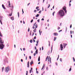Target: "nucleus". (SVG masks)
<instances>
[{"label":"nucleus","mask_w":75,"mask_h":75,"mask_svg":"<svg viewBox=\"0 0 75 75\" xmlns=\"http://www.w3.org/2000/svg\"><path fill=\"white\" fill-rule=\"evenodd\" d=\"M58 14L61 17H62L65 15V13L63 10H60L58 12Z\"/></svg>","instance_id":"f257e3e1"},{"label":"nucleus","mask_w":75,"mask_h":75,"mask_svg":"<svg viewBox=\"0 0 75 75\" xmlns=\"http://www.w3.org/2000/svg\"><path fill=\"white\" fill-rule=\"evenodd\" d=\"M48 60V62H49L50 61V62H48L49 64H51V58H50V57H48V56H47V57L46 58L45 61H47V60Z\"/></svg>","instance_id":"f03ea898"},{"label":"nucleus","mask_w":75,"mask_h":75,"mask_svg":"<svg viewBox=\"0 0 75 75\" xmlns=\"http://www.w3.org/2000/svg\"><path fill=\"white\" fill-rule=\"evenodd\" d=\"M4 47V45L3 44H0V49L3 50Z\"/></svg>","instance_id":"7ed1b4c3"},{"label":"nucleus","mask_w":75,"mask_h":75,"mask_svg":"<svg viewBox=\"0 0 75 75\" xmlns=\"http://www.w3.org/2000/svg\"><path fill=\"white\" fill-rule=\"evenodd\" d=\"M66 6H64V7L63 8V10L65 11L66 14H67V10H66Z\"/></svg>","instance_id":"20e7f679"},{"label":"nucleus","mask_w":75,"mask_h":75,"mask_svg":"<svg viewBox=\"0 0 75 75\" xmlns=\"http://www.w3.org/2000/svg\"><path fill=\"white\" fill-rule=\"evenodd\" d=\"M60 48L61 49V51H62V50H63V49L64 48V47H63V45H62L60 44Z\"/></svg>","instance_id":"39448f33"},{"label":"nucleus","mask_w":75,"mask_h":75,"mask_svg":"<svg viewBox=\"0 0 75 75\" xmlns=\"http://www.w3.org/2000/svg\"><path fill=\"white\" fill-rule=\"evenodd\" d=\"M5 72H8V70H9V69L8 68H7V67H6L5 69Z\"/></svg>","instance_id":"423d86ee"},{"label":"nucleus","mask_w":75,"mask_h":75,"mask_svg":"<svg viewBox=\"0 0 75 75\" xmlns=\"http://www.w3.org/2000/svg\"><path fill=\"white\" fill-rule=\"evenodd\" d=\"M0 43L1 44H3L4 43V41H2V39L1 38H0Z\"/></svg>","instance_id":"0eeeda50"},{"label":"nucleus","mask_w":75,"mask_h":75,"mask_svg":"<svg viewBox=\"0 0 75 75\" xmlns=\"http://www.w3.org/2000/svg\"><path fill=\"white\" fill-rule=\"evenodd\" d=\"M54 35L55 36H56L57 35H58V34L57 33H54Z\"/></svg>","instance_id":"6e6552de"},{"label":"nucleus","mask_w":75,"mask_h":75,"mask_svg":"<svg viewBox=\"0 0 75 75\" xmlns=\"http://www.w3.org/2000/svg\"><path fill=\"white\" fill-rule=\"evenodd\" d=\"M66 45H67V44H65V43L63 44V46L64 48H65V47H66Z\"/></svg>","instance_id":"1a4fd4ad"},{"label":"nucleus","mask_w":75,"mask_h":75,"mask_svg":"<svg viewBox=\"0 0 75 75\" xmlns=\"http://www.w3.org/2000/svg\"><path fill=\"white\" fill-rule=\"evenodd\" d=\"M45 64H44L42 67V69H44V68L45 67Z\"/></svg>","instance_id":"9d476101"},{"label":"nucleus","mask_w":75,"mask_h":75,"mask_svg":"<svg viewBox=\"0 0 75 75\" xmlns=\"http://www.w3.org/2000/svg\"><path fill=\"white\" fill-rule=\"evenodd\" d=\"M32 70H33V68H31V69L30 70V74H31V71H32V72H33V71H32Z\"/></svg>","instance_id":"9b49d317"},{"label":"nucleus","mask_w":75,"mask_h":75,"mask_svg":"<svg viewBox=\"0 0 75 75\" xmlns=\"http://www.w3.org/2000/svg\"><path fill=\"white\" fill-rule=\"evenodd\" d=\"M30 65H32L33 64V60H32L31 62H30Z\"/></svg>","instance_id":"f8f14e48"},{"label":"nucleus","mask_w":75,"mask_h":75,"mask_svg":"<svg viewBox=\"0 0 75 75\" xmlns=\"http://www.w3.org/2000/svg\"><path fill=\"white\" fill-rule=\"evenodd\" d=\"M2 7L4 9H6V8H5V7H4V4L2 5Z\"/></svg>","instance_id":"ddd939ff"},{"label":"nucleus","mask_w":75,"mask_h":75,"mask_svg":"<svg viewBox=\"0 0 75 75\" xmlns=\"http://www.w3.org/2000/svg\"><path fill=\"white\" fill-rule=\"evenodd\" d=\"M8 2L9 3L8 6L9 7H10V1H8Z\"/></svg>","instance_id":"4468645a"},{"label":"nucleus","mask_w":75,"mask_h":75,"mask_svg":"<svg viewBox=\"0 0 75 75\" xmlns=\"http://www.w3.org/2000/svg\"><path fill=\"white\" fill-rule=\"evenodd\" d=\"M38 61H39V62H40V56H39L38 57Z\"/></svg>","instance_id":"2eb2a0df"},{"label":"nucleus","mask_w":75,"mask_h":75,"mask_svg":"<svg viewBox=\"0 0 75 75\" xmlns=\"http://www.w3.org/2000/svg\"><path fill=\"white\" fill-rule=\"evenodd\" d=\"M57 39V37H55L54 38V41H55V40H56Z\"/></svg>","instance_id":"dca6fc26"},{"label":"nucleus","mask_w":75,"mask_h":75,"mask_svg":"<svg viewBox=\"0 0 75 75\" xmlns=\"http://www.w3.org/2000/svg\"><path fill=\"white\" fill-rule=\"evenodd\" d=\"M29 61H28V68H29Z\"/></svg>","instance_id":"f3484780"},{"label":"nucleus","mask_w":75,"mask_h":75,"mask_svg":"<svg viewBox=\"0 0 75 75\" xmlns=\"http://www.w3.org/2000/svg\"><path fill=\"white\" fill-rule=\"evenodd\" d=\"M39 16H40V14H37V15H36V17H38Z\"/></svg>","instance_id":"a211bd4d"},{"label":"nucleus","mask_w":75,"mask_h":75,"mask_svg":"<svg viewBox=\"0 0 75 75\" xmlns=\"http://www.w3.org/2000/svg\"><path fill=\"white\" fill-rule=\"evenodd\" d=\"M0 36L1 37H2L3 36V35H2V34H1V32L0 31Z\"/></svg>","instance_id":"6ab92c4d"},{"label":"nucleus","mask_w":75,"mask_h":75,"mask_svg":"<svg viewBox=\"0 0 75 75\" xmlns=\"http://www.w3.org/2000/svg\"><path fill=\"white\" fill-rule=\"evenodd\" d=\"M11 19L12 20H14V17H11Z\"/></svg>","instance_id":"aec40b11"},{"label":"nucleus","mask_w":75,"mask_h":75,"mask_svg":"<svg viewBox=\"0 0 75 75\" xmlns=\"http://www.w3.org/2000/svg\"><path fill=\"white\" fill-rule=\"evenodd\" d=\"M37 27H38V25L37 24H36L35 25V28H37Z\"/></svg>","instance_id":"412c9836"},{"label":"nucleus","mask_w":75,"mask_h":75,"mask_svg":"<svg viewBox=\"0 0 75 75\" xmlns=\"http://www.w3.org/2000/svg\"><path fill=\"white\" fill-rule=\"evenodd\" d=\"M33 31L34 33H36V29H35L33 30Z\"/></svg>","instance_id":"4be33fe9"},{"label":"nucleus","mask_w":75,"mask_h":75,"mask_svg":"<svg viewBox=\"0 0 75 75\" xmlns=\"http://www.w3.org/2000/svg\"><path fill=\"white\" fill-rule=\"evenodd\" d=\"M4 67H3L2 68V72H3V70H4Z\"/></svg>","instance_id":"5701e85b"},{"label":"nucleus","mask_w":75,"mask_h":75,"mask_svg":"<svg viewBox=\"0 0 75 75\" xmlns=\"http://www.w3.org/2000/svg\"><path fill=\"white\" fill-rule=\"evenodd\" d=\"M0 22L1 23V25H2L3 23H2V21H1V20L0 19Z\"/></svg>","instance_id":"b1692460"},{"label":"nucleus","mask_w":75,"mask_h":75,"mask_svg":"<svg viewBox=\"0 0 75 75\" xmlns=\"http://www.w3.org/2000/svg\"><path fill=\"white\" fill-rule=\"evenodd\" d=\"M12 12L11 13V14H9V16H12Z\"/></svg>","instance_id":"393cba45"},{"label":"nucleus","mask_w":75,"mask_h":75,"mask_svg":"<svg viewBox=\"0 0 75 75\" xmlns=\"http://www.w3.org/2000/svg\"><path fill=\"white\" fill-rule=\"evenodd\" d=\"M36 24V23L35 22V23H34L33 24V26H35V24Z\"/></svg>","instance_id":"a878e982"},{"label":"nucleus","mask_w":75,"mask_h":75,"mask_svg":"<svg viewBox=\"0 0 75 75\" xmlns=\"http://www.w3.org/2000/svg\"><path fill=\"white\" fill-rule=\"evenodd\" d=\"M30 42H31V43H32V42H33V40H30Z\"/></svg>","instance_id":"bb28decb"},{"label":"nucleus","mask_w":75,"mask_h":75,"mask_svg":"<svg viewBox=\"0 0 75 75\" xmlns=\"http://www.w3.org/2000/svg\"><path fill=\"white\" fill-rule=\"evenodd\" d=\"M73 59L74 62H75V58H74V57H73Z\"/></svg>","instance_id":"cd10ccee"},{"label":"nucleus","mask_w":75,"mask_h":75,"mask_svg":"<svg viewBox=\"0 0 75 75\" xmlns=\"http://www.w3.org/2000/svg\"><path fill=\"white\" fill-rule=\"evenodd\" d=\"M35 53H36V54H37L38 53V51H36L35 52Z\"/></svg>","instance_id":"c85d7f7f"},{"label":"nucleus","mask_w":75,"mask_h":75,"mask_svg":"<svg viewBox=\"0 0 75 75\" xmlns=\"http://www.w3.org/2000/svg\"><path fill=\"white\" fill-rule=\"evenodd\" d=\"M39 32L40 35H41V30H39Z\"/></svg>","instance_id":"c756f323"},{"label":"nucleus","mask_w":75,"mask_h":75,"mask_svg":"<svg viewBox=\"0 0 75 75\" xmlns=\"http://www.w3.org/2000/svg\"><path fill=\"white\" fill-rule=\"evenodd\" d=\"M71 67L69 69V71H71Z\"/></svg>","instance_id":"7c9ffc66"},{"label":"nucleus","mask_w":75,"mask_h":75,"mask_svg":"<svg viewBox=\"0 0 75 75\" xmlns=\"http://www.w3.org/2000/svg\"><path fill=\"white\" fill-rule=\"evenodd\" d=\"M36 54H36V53H34V54H33L34 56H35V55H36Z\"/></svg>","instance_id":"2f4dec72"},{"label":"nucleus","mask_w":75,"mask_h":75,"mask_svg":"<svg viewBox=\"0 0 75 75\" xmlns=\"http://www.w3.org/2000/svg\"><path fill=\"white\" fill-rule=\"evenodd\" d=\"M39 8V7L38 6H37V7H36V9H38V8Z\"/></svg>","instance_id":"473e14b6"},{"label":"nucleus","mask_w":75,"mask_h":75,"mask_svg":"<svg viewBox=\"0 0 75 75\" xmlns=\"http://www.w3.org/2000/svg\"><path fill=\"white\" fill-rule=\"evenodd\" d=\"M46 69H47V71H48V67H47Z\"/></svg>","instance_id":"72a5a7b5"},{"label":"nucleus","mask_w":75,"mask_h":75,"mask_svg":"<svg viewBox=\"0 0 75 75\" xmlns=\"http://www.w3.org/2000/svg\"><path fill=\"white\" fill-rule=\"evenodd\" d=\"M18 17H19V12H18Z\"/></svg>","instance_id":"f704fd0d"},{"label":"nucleus","mask_w":75,"mask_h":75,"mask_svg":"<svg viewBox=\"0 0 75 75\" xmlns=\"http://www.w3.org/2000/svg\"><path fill=\"white\" fill-rule=\"evenodd\" d=\"M52 47H51V52H52Z\"/></svg>","instance_id":"c9c22d12"},{"label":"nucleus","mask_w":75,"mask_h":75,"mask_svg":"<svg viewBox=\"0 0 75 75\" xmlns=\"http://www.w3.org/2000/svg\"><path fill=\"white\" fill-rule=\"evenodd\" d=\"M33 21V19H32L30 21V23H32Z\"/></svg>","instance_id":"e433bc0d"},{"label":"nucleus","mask_w":75,"mask_h":75,"mask_svg":"<svg viewBox=\"0 0 75 75\" xmlns=\"http://www.w3.org/2000/svg\"><path fill=\"white\" fill-rule=\"evenodd\" d=\"M60 60L61 62H62V59H60Z\"/></svg>","instance_id":"4c0bfd02"},{"label":"nucleus","mask_w":75,"mask_h":75,"mask_svg":"<svg viewBox=\"0 0 75 75\" xmlns=\"http://www.w3.org/2000/svg\"><path fill=\"white\" fill-rule=\"evenodd\" d=\"M41 10H40V11L39 12V13H40V14H41Z\"/></svg>","instance_id":"58836bf2"},{"label":"nucleus","mask_w":75,"mask_h":75,"mask_svg":"<svg viewBox=\"0 0 75 75\" xmlns=\"http://www.w3.org/2000/svg\"><path fill=\"white\" fill-rule=\"evenodd\" d=\"M34 35V32H33L32 33V36H33Z\"/></svg>","instance_id":"ea45409f"},{"label":"nucleus","mask_w":75,"mask_h":75,"mask_svg":"<svg viewBox=\"0 0 75 75\" xmlns=\"http://www.w3.org/2000/svg\"><path fill=\"white\" fill-rule=\"evenodd\" d=\"M37 21L38 22V23H40V19H39L38 21Z\"/></svg>","instance_id":"a19ab883"},{"label":"nucleus","mask_w":75,"mask_h":75,"mask_svg":"<svg viewBox=\"0 0 75 75\" xmlns=\"http://www.w3.org/2000/svg\"><path fill=\"white\" fill-rule=\"evenodd\" d=\"M50 7V4H49V6L48 7V8H49V7Z\"/></svg>","instance_id":"79ce46f5"},{"label":"nucleus","mask_w":75,"mask_h":75,"mask_svg":"<svg viewBox=\"0 0 75 75\" xmlns=\"http://www.w3.org/2000/svg\"><path fill=\"white\" fill-rule=\"evenodd\" d=\"M34 13H36V12H37V10H35L34 11Z\"/></svg>","instance_id":"37998d69"},{"label":"nucleus","mask_w":75,"mask_h":75,"mask_svg":"<svg viewBox=\"0 0 75 75\" xmlns=\"http://www.w3.org/2000/svg\"><path fill=\"white\" fill-rule=\"evenodd\" d=\"M42 50H44V47L43 46L42 47Z\"/></svg>","instance_id":"c03bdc74"},{"label":"nucleus","mask_w":75,"mask_h":75,"mask_svg":"<svg viewBox=\"0 0 75 75\" xmlns=\"http://www.w3.org/2000/svg\"><path fill=\"white\" fill-rule=\"evenodd\" d=\"M23 51H25V48H23Z\"/></svg>","instance_id":"a18cd8bd"},{"label":"nucleus","mask_w":75,"mask_h":75,"mask_svg":"<svg viewBox=\"0 0 75 75\" xmlns=\"http://www.w3.org/2000/svg\"><path fill=\"white\" fill-rule=\"evenodd\" d=\"M70 28H72V24H71L70 25Z\"/></svg>","instance_id":"49530a36"},{"label":"nucleus","mask_w":75,"mask_h":75,"mask_svg":"<svg viewBox=\"0 0 75 75\" xmlns=\"http://www.w3.org/2000/svg\"><path fill=\"white\" fill-rule=\"evenodd\" d=\"M26 75H28V71H26Z\"/></svg>","instance_id":"de8ad7c7"},{"label":"nucleus","mask_w":75,"mask_h":75,"mask_svg":"<svg viewBox=\"0 0 75 75\" xmlns=\"http://www.w3.org/2000/svg\"><path fill=\"white\" fill-rule=\"evenodd\" d=\"M22 12H23V13H24V11H23V9H22Z\"/></svg>","instance_id":"09e8293b"},{"label":"nucleus","mask_w":75,"mask_h":75,"mask_svg":"<svg viewBox=\"0 0 75 75\" xmlns=\"http://www.w3.org/2000/svg\"><path fill=\"white\" fill-rule=\"evenodd\" d=\"M29 58H30V59H31V57L29 56Z\"/></svg>","instance_id":"8fccbe9b"},{"label":"nucleus","mask_w":75,"mask_h":75,"mask_svg":"<svg viewBox=\"0 0 75 75\" xmlns=\"http://www.w3.org/2000/svg\"><path fill=\"white\" fill-rule=\"evenodd\" d=\"M33 29H34L35 28V27L33 26Z\"/></svg>","instance_id":"3c124183"},{"label":"nucleus","mask_w":75,"mask_h":75,"mask_svg":"<svg viewBox=\"0 0 75 75\" xmlns=\"http://www.w3.org/2000/svg\"><path fill=\"white\" fill-rule=\"evenodd\" d=\"M60 29V27H58L57 28L58 30H59V29Z\"/></svg>","instance_id":"603ef678"},{"label":"nucleus","mask_w":75,"mask_h":75,"mask_svg":"<svg viewBox=\"0 0 75 75\" xmlns=\"http://www.w3.org/2000/svg\"><path fill=\"white\" fill-rule=\"evenodd\" d=\"M36 42H37V44H38V40H37L36 41Z\"/></svg>","instance_id":"864d4df0"},{"label":"nucleus","mask_w":75,"mask_h":75,"mask_svg":"<svg viewBox=\"0 0 75 75\" xmlns=\"http://www.w3.org/2000/svg\"><path fill=\"white\" fill-rule=\"evenodd\" d=\"M40 10V9H37V11H39Z\"/></svg>","instance_id":"5fc2aeb1"},{"label":"nucleus","mask_w":75,"mask_h":75,"mask_svg":"<svg viewBox=\"0 0 75 75\" xmlns=\"http://www.w3.org/2000/svg\"><path fill=\"white\" fill-rule=\"evenodd\" d=\"M34 40L36 39V36H35L34 38Z\"/></svg>","instance_id":"6e6d98bb"},{"label":"nucleus","mask_w":75,"mask_h":75,"mask_svg":"<svg viewBox=\"0 0 75 75\" xmlns=\"http://www.w3.org/2000/svg\"><path fill=\"white\" fill-rule=\"evenodd\" d=\"M35 50H37V47H36L35 46Z\"/></svg>","instance_id":"4d7b16f0"},{"label":"nucleus","mask_w":75,"mask_h":75,"mask_svg":"<svg viewBox=\"0 0 75 75\" xmlns=\"http://www.w3.org/2000/svg\"><path fill=\"white\" fill-rule=\"evenodd\" d=\"M33 40L34 42H35V40H34V39L33 38Z\"/></svg>","instance_id":"13d9d810"},{"label":"nucleus","mask_w":75,"mask_h":75,"mask_svg":"<svg viewBox=\"0 0 75 75\" xmlns=\"http://www.w3.org/2000/svg\"><path fill=\"white\" fill-rule=\"evenodd\" d=\"M36 72L37 74H38V71H36Z\"/></svg>","instance_id":"bf43d9fd"},{"label":"nucleus","mask_w":75,"mask_h":75,"mask_svg":"<svg viewBox=\"0 0 75 75\" xmlns=\"http://www.w3.org/2000/svg\"><path fill=\"white\" fill-rule=\"evenodd\" d=\"M28 32H29V31H30V28H28Z\"/></svg>","instance_id":"052dcab7"},{"label":"nucleus","mask_w":75,"mask_h":75,"mask_svg":"<svg viewBox=\"0 0 75 75\" xmlns=\"http://www.w3.org/2000/svg\"><path fill=\"white\" fill-rule=\"evenodd\" d=\"M55 64L56 65H58V64L57 63H56Z\"/></svg>","instance_id":"680f3d73"},{"label":"nucleus","mask_w":75,"mask_h":75,"mask_svg":"<svg viewBox=\"0 0 75 75\" xmlns=\"http://www.w3.org/2000/svg\"><path fill=\"white\" fill-rule=\"evenodd\" d=\"M71 1H72V0H70V1H69V3H71Z\"/></svg>","instance_id":"e2e57ef3"},{"label":"nucleus","mask_w":75,"mask_h":75,"mask_svg":"<svg viewBox=\"0 0 75 75\" xmlns=\"http://www.w3.org/2000/svg\"><path fill=\"white\" fill-rule=\"evenodd\" d=\"M60 31H62V30H60L59 31V32H60Z\"/></svg>","instance_id":"0e129e2a"},{"label":"nucleus","mask_w":75,"mask_h":75,"mask_svg":"<svg viewBox=\"0 0 75 75\" xmlns=\"http://www.w3.org/2000/svg\"><path fill=\"white\" fill-rule=\"evenodd\" d=\"M70 33H71V34H72V31L71 30L70 31Z\"/></svg>","instance_id":"69168bd1"},{"label":"nucleus","mask_w":75,"mask_h":75,"mask_svg":"<svg viewBox=\"0 0 75 75\" xmlns=\"http://www.w3.org/2000/svg\"><path fill=\"white\" fill-rule=\"evenodd\" d=\"M44 18H42L41 20H42L43 21H44Z\"/></svg>","instance_id":"338daca9"},{"label":"nucleus","mask_w":75,"mask_h":75,"mask_svg":"<svg viewBox=\"0 0 75 75\" xmlns=\"http://www.w3.org/2000/svg\"><path fill=\"white\" fill-rule=\"evenodd\" d=\"M21 62H23V59H21Z\"/></svg>","instance_id":"774afa93"}]
</instances>
